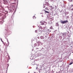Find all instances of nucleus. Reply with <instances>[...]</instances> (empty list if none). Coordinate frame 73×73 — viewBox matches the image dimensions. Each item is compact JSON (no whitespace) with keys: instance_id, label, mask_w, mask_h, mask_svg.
<instances>
[{"instance_id":"ddd939ff","label":"nucleus","mask_w":73,"mask_h":73,"mask_svg":"<svg viewBox=\"0 0 73 73\" xmlns=\"http://www.w3.org/2000/svg\"><path fill=\"white\" fill-rule=\"evenodd\" d=\"M56 24L57 25H58V23H56Z\"/></svg>"},{"instance_id":"dca6fc26","label":"nucleus","mask_w":73,"mask_h":73,"mask_svg":"<svg viewBox=\"0 0 73 73\" xmlns=\"http://www.w3.org/2000/svg\"><path fill=\"white\" fill-rule=\"evenodd\" d=\"M41 37H43V36H40V38H41Z\"/></svg>"},{"instance_id":"4468645a","label":"nucleus","mask_w":73,"mask_h":73,"mask_svg":"<svg viewBox=\"0 0 73 73\" xmlns=\"http://www.w3.org/2000/svg\"><path fill=\"white\" fill-rule=\"evenodd\" d=\"M50 8H52V6H50Z\"/></svg>"},{"instance_id":"f8f14e48","label":"nucleus","mask_w":73,"mask_h":73,"mask_svg":"<svg viewBox=\"0 0 73 73\" xmlns=\"http://www.w3.org/2000/svg\"><path fill=\"white\" fill-rule=\"evenodd\" d=\"M7 42H8H8H8V40L7 39Z\"/></svg>"},{"instance_id":"20e7f679","label":"nucleus","mask_w":73,"mask_h":73,"mask_svg":"<svg viewBox=\"0 0 73 73\" xmlns=\"http://www.w3.org/2000/svg\"><path fill=\"white\" fill-rule=\"evenodd\" d=\"M44 12H45L46 13H49V12L48 11H45V10H44Z\"/></svg>"},{"instance_id":"0eeeda50","label":"nucleus","mask_w":73,"mask_h":73,"mask_svg":"<svg viewBox=\"0 0 73 73\" xmlns=\"http://www.w3.org/2000/svg\"><path fill=\"white\" fill-rule=\"evenodd\" d=\"M69 1H70V2H72L73 1V0H69Z\"/></svg>"},{"instance_id":"9b49d317","label":"nucleus","mask_w":73,"mask_h":73,"mask_svg":"<svg viewBox=\"0 0 73 73\" xmlns=\"http://www.w3.org/2000/svg\"><path fill=\"white\" fill-rule=\"evenodd\" d=\"M53 8H54L53 7H51V8L50 9H53Z\"/></svg>"},{"instance_id":"a211bd4d","label":"nucleus","mask_w":73,"mask_h":73,"mask_svg":"<svg viewBox=\"0 0 73 73\" xmlns=\"http://www.w3.org/2000/svg\"><path fill=\"white\" fill-rule=\"evenodd\" d=\"M48 31H49V29H48Z\"/></svg>"},{"instance_id":"7ed1b4c3","label":"nucleus","mask_w":73,"mask_h":73,"mask_svg":"<svg viewBox=\"0 0 73 73\" xmlns=\"http://www.w3.org/2000/svg\"><path fill=\"white\" fill-rule=\"evenodd\" d=\"M38 33L40 35V34H41V31L40 30H39Z\"/></svg>"},{"instance_id":"2eb2a0df","label":"nucleus","mask_w":73,"mask_h":73,"mask_svg":"<svg viewBox=\"0 0 73 73\" xmlns=\"http://www.w3.org/2000/svg\"><path fill=\"white\" fill-rule=\"evenodd\" d=\"M52 27H50V29H52Z\"/></svg>"},{"instance_id":"6ab92c4d","label":"nucleus","mask_w":73,"mask_h":73,"mask_svg":"<svg viewBox=\"0 0 73 73\" xmlns=\"http://www.w3.org/2000/svg\"><path fill=\"white\" fill-rule=\"evenodd\" d=\"M28 73H29V72H28Z\"/></svg>"},{"instance_id":"1a4fd4ad","label":"nucleus","mask_w":73,"mask_h":73,"mask_svg":"<svg viewBox=\"0 0 73 73\" xmlns=\"http://www.w3.org/2000/svg\"><path fill=\"white\" fill-rule=\"evenodd\" d=\"M45 9H46V10H48V8L47 7H46V8H45Z\"/></svg>"},{"instance_id":"f257e3e1","label":"nucleus","mask_w":73,"mask_h":73,"mask_svg":"<svg viewBox=\"0 0 73 73\" xmlns=\"http://www.w3.org/2000/svg\"><path fill=\"white\" fill-rule=\"evenodd\" d=\"M61 23L62 24H66V23H68V21H61Z\"/></svg>"},{"instance_id":"423d86ee","label":"nucleus","mask_w":73,"mask_h":73,"mask_svg":"<svg viewBox=\"0 0 73 73\" xmlns=\"http://www.w3.org/2000/svg\"><path fill=\"white\" fill-rule=\"evenodd\" d=\"M35 15L33 17V19H36V17H35Z\"/></svg>"},{"instance_id":"9d476101","label":"nucleus","mask_w":73,"mask_h":73,"mask_svg":"<svg viewBox=\"0 0 73 73\" xmlns=\"http://www.w3.org/2000/svg\"><path fill=\"white\" fill-rule=\"evenodd\" d=\"M35 32L36 33H37V30H35Z\"/></svg>"},{"instance_id":"39448f33","label":"nucleus","mask_w":73,"mask_h":73,"mask_svg":"<svg viewBox=\"0 0 73 73\" xmlns=\"http://www.w3.org/2000/svg\"><path fill=\"white\" fill-rule=\"evenodd\" d=\"M9 42L8 43L6 44V46H9Z\"/></svg>"},{"instance_id":"f03ea898","label":"nucleus","mask_w":73,"mask_h":73,"mask_svg":"<svg viewBox=\"0 0 73 73\" xmlns=\"http://www.w3.org/2000/svg\"><path fill=\"white\" fill-rule=\"evenodd\" d=\"M40 23H41V25H44V22H43L42 21H41L40 22Z\"/></svg>"},{"instance_id":"f3484780","label":"nucleus","mask_w":73,"mask_h":73,"mask_svg":"<svg viewBox=\"0 0 73 73\" xmlns=\"http://www.w3.org/2000/svg\"><path fill=\"white\" fill-rule=\"evenodd\" d=\"M37 68H38V67H36V69H37Z\"/></svg>"},{"instance_id":"6e6552de","label":"nucleus","mask_w":73,"mask_h":73,"mask_svg":"<svg viewBox=\"0 0 73 73\" xmlns=\"http://www.w3.org/2000/svg\"><path fill=\"white\" fill-rule=\"evenodd\" d=\"M72 64H73V62H71V63H70L69 64V65H72Z\"/></svg>"}]
</instances>
